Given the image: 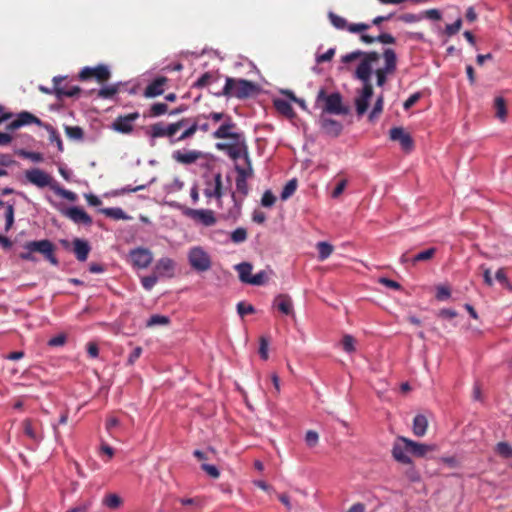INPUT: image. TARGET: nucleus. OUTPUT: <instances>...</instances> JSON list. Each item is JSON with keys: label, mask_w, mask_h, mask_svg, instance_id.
<instances>
[{"label": "nucleus", "mask_w": 512, "mask_h": 512, "mask_svg": "<svg viewBox=\"0 0 512 512\" xmlns=\"http://www.w3.org/2000/svg\"><path fill=\"white\" fill-rule=\"evenodd\" d=\"M357 59L359 64L355 69L354 77L362 82L363 87L358 91L355 106L357 114L361 116L368 110L369 101L373 96L371 83L373 73L376 76L377 86L383 87L388 76L396 72L398 59L392 48H385L382 54L377 51L355 50L341 57L343 63H351Z\"/></svg>", "instance_id": "nucleus-1"}, {"label": "nucleus", "mask_w": 512, "mask_h": 512, "mask_svg": "<svg viewBox=\"0 0 512 512\" xmlns=\"http://www.w3.org/2000/svg\"><path fill=\"white\" fill-rule=\"evenodd\" d=\"M259 86L257 83L233 77H225L224 87L213 94L217 97H227L236 99H248L258 94Z\"/></svg>", "instance_id": "nucleus-2"}, {"label": "nucleus", "mask_w": 512, "mask_h": 512, "mask_svg": "<svg viewBox=\"0 0 512 512\" xmlns=\"http://www.w3.org/2000/svg\"><path fill=\"white\" fill-rule=\"evenodd\" d=\"M24 251L19 254L22 260L36 262L35 253H39L53 266H57L59 261L55 256V245L48 239L28 241L23 245Z\"/></svg>", "instance_id": "nucleus-3"}, {"label": "nucleus", "mask_w": 512, "mask_h": 512, "mask_svg": "<svg viewBox=\"0 0 512 512\" xmlns=\"http://www.w3.org/2000/svg\"><path fill=\"white\" fill-rule=\"evenodd\" d=\"M317 102L324 101V111L335 115H347L349 108L343 105L342 96L340 93L335 92L328 95L325 89L321 88L317 94Z\"/></svg>", "instance_id": "nucleus-4"}, {"label": "nucleus", "mask_w": 512, "mask_h": 512, "mask_svg": "<svg viewBox=\"0 0 512 512\" xmlns=\"http://www.w3.org/2000/svg\"><path fill=\"white\" fill-rule=\"evenodd\" d=\"M216 147L219 150L225 151L231 159L237 160L239 158H244L247 167L252 166L249 157L248 146L243 135L238 141H234L233 143L230 144L217 143Z\"/></svg>", "instance_id": "nucleus-5"}, {"label": "nucleus", "mask_w": 512, "mask_h": 512, "mask_svg": "<svg viewBox=\"0 0 512 512\" xmlns=\"http://www.w3.org/2000/svg\"><path fill=\"white\" fill-rule=\"evenodd\" d=\"M187 257L191 268L197 272H206L212 266L210 255L201 246L191 247Z\"/></svg>", "instance_id": "nucleus-6"}, {"label": "nucleus", "mask_w": 512, "mask_h": 512, "mask_svg": "<svg viewBox=\"0 0 512 512\" xmlns=\"http://www.w3.org/2000/svg\"><path fill=\"white\" fill-rule=\"evenodd\" d=\"M128 261L134 268L146 269L153 261V253L148 248L136 247L129 251Z\"/></svg>", "instance_id": "nucleus-7"}, {"label": "nucleus", "mask_w": 512, "mask_h": 512, "mask_svg": "<svg viewBox=\"0 0 512 512\" xmlns=\"http://www.w3.org/2000/svg\"><path fill=\"white\" fill-rule=\"evenodd\" d=\"M25 178L29 183L38 188L50 187L52 189V186L56 183L52 176L39 168L26 170Z\"/></svg>", "instance_id": "nucleus-8"}, {"label": "nucleus", "mask_w": 512, "mask_h": 512, "mask_svg": "<svg viewBox=\"0 0 512 512\" xmlns=\"http://www.w3.org/2000/svg\"><path fill=\"white\" fill-rule=\"evenodd\" d=\"M392 456L393 458L402 464L411 465L412 459L409 455V447H408V438L404 436H398L393 443L392 447Z\"/></svg>", "instance_id": "nucleus-9"}, {"label": "nucleus", "mask_w": 512, "mask_h": 512, "mask_svg": "<svg viewBox=\"0 0 512 512\" xmlns=\"http://www.w3.org/2000/svg\"><path fill=\"white\" fill-rule=\"evenodd\" d=\"M111 73L107 66L98 65L96 67H84L79 73V79L86 81L95 78L97 82L104 83L109 80Z\"/></svg>", "instance_id": "nucleus-10"}, {"label": "nucleus", "mask_w": 512, "mask_h": 512, "mask_svg": "<svg viewBox=\"0 0 512 512\" xmlns=\"http://www.w3.org/2000/svg\"><path fill=\"white\" fill-rule=\"evenodd\" d=\"M53 91L57 99L61 100L64 97L77 96L81 92V89L79 86L70 85L69 83L65 82L64 77H54Z\"/></svg>", "instance_id": "nucleus-11"}, {"label": "nucleus", "mask_w": 512, "mask_h": 512, "mask_svg": "<svg viewBox=\"0 0 512 512\" xmlns=\"http://www.w3.org/2000/svg\"><path fill=\"white\" fill-rule=\"evenodd\" d=\"M21 425L25 436H27L34 444L38 445L43 440L44 435L40 421L26 418L22 421Z\"/></svg>", "instance_id": "nucleus-12"}, {"label": "nucleus", "mask_w": 512, "mask_h": 512, "mask_svg": "<svg viewBox=\"0 0 512 512\" xmlns=\"http://www.w3.org/2000/svg\"><path fill=\"white\" fill-rule=\"evenodd\" d=\"M183 213L185 216L205 226H212L216 223V218L212 210L186 208Z\"/></svg>", "instance_id": "nucleus-13"}, {"label": "nucleus", "mask_w": 512, "mask_h": 512, "mask_svg": "<svg viewBox=\"0 0 512 512\" xmlns=\"http://www.w3.org/2000/svg\"><path fill=\"white\" fill-rule=\"evenodd\" d=\"M236 124L232 121L230 116H226V120L220 125V127L213 133L215 139H232L238 141L242 133L233 132Z\"/></svg>", "instance_id": "nucleus-14"}, {"label": "nucleus", "mask_w": 512, "mask_h": 512, "mask_svg": "<svg viewBox=\"0 0 512 512\" xmlns=\"http://www.w3.org/2000/svg\"><path fill=\"white\" fill-rule=\"evenodd\" d=\"M139 116L138 112L120 115L112 123V129L123 134H129L133 131V123Z\"/></svg>", "instance_id": "nucleus-15"}, {"label": "nucleus", "mask_w": 512, "mask_h": 512, "mask_svg": "<svg viewBox=\"0 0 512 512\" xmlns=\"http://www.w3.org/2000/svg\"><path fill=\"white\" fill-rule=\"evenodd\" d=\"M392 141L399 142L401 148L405 152H411L414 148V141L409 133L402 127H393L389 132Z\"/></svg>", "instance_id": "nucleus-16"}, {"label": "nucleus", "mask_w": 512, "mask_h": 512, "mask_svg": "<svg viewBox=\"0 0 512 512\" xmlns=\"http://www.w3.org/2000/svg\"><path fill=\"white\" fill-rule=\"evenodd\" d=\"M29 124L43 126V122L41 121V119H39L38 117H36L28 111H22L17 115L15 120H13L11 123L7 125V130L14 131L22 126Z\"/></svg>", "instance_id": "nucleus-17"}, {"label": "nucleus", "mask_w": 512, "mask_h": 512, "mask_svg": "<svg viewBox=\"0 0 512 512\" xmlns=\"http://www.w3.org/2000/svg\"><path fill=\"white\" fill-rule=\"evenodd\" d=\"M204 195L207 198H216L220 200L223 196V182L221 173H216L214 180L206 181V188L204 189Z\"/></svg>", "instance_id": "nucleus-18"}, {"label": "nucleus", "mask_w": 512, "mask_h": 512, "mask_svg": "<svg viewBox=\"0 0 512 512\" xmlns=\"http://www.w3.org/2000/svg\"><path fill=\"white\" fill-rule=\"evenodd\" d=\"M63 214L76 224L90 226L93 222L90 215L82 208L77 206H73L66 209V211Z\"/></svg>", "instance_id": "nucleus-19"}, {"label": "nucleus", "mask_w": 512, "mask_h": 512, "mask_svg": "<svg viewBox=\"0 0 512 512\" xmlns=\"http://www.w3.org/2000/svg\"><path fill=\"white\" fill-rule=\"evenodd\" d=\"M235 170L238 174L237 178H236V189L243 196H246L249 191L248 184H247V178L252 176L253 168H252V166L243 168V167H240L237 165L235 167Z\"/></svg>", "instance_id": "nucleus-20"}, {"label": "nucleus", "mask_w": 512, "mask_h": 512, "mask_svg": "<svg viewBox=\"0 0 512 512\" xmlns=\"http://www.w3.org/2000/svg\"><path fill=\"white\" fill-rule=\"evenodd\" d=\"M175 262L173 259L168 257L160 258L154 267V272L161 277L172 278L175 271Z\"/></svg>", "instance_id": "nucleus-21"}, {"label": "nucleus", "mask_w": 512, "mask_h": 512, "mask_svg": "<svg viewBox=\"0 0 512 512\" xmlns=\"http://www.w3.org/2000/svg\"><path fill=\"white\" fill-rule=\"evenodd\" d=\"M319 123L324 133L333 137H338L343 130V125L339 121L323 115H321Z\"/></svg>", "instance_id": "nucleus-22"}, {"label": "nucleus", "mask_w": 512, "mask_h": 512, "mask_svg": "<svg viewBox=\"0 0 512 512\" xmlns=\"http://www.w3.org/2000/svg\"><path fill=\"white\" fill-rule=\"evenodd\" d=\"M72 243L73 252L75 254L76 259L80 262L86 261L91 251V247L88 241L80 238H75Z\"/></svg>", "instance_id": "nucleus-23"}, {"label": "nucleus", "mask_w": 512, "mask_h": 512, "mask_svg": "<svg viewBox=\"0 0 512 512\" xmlns=\"http://www.w3.org/2000/svg\"><path fill=\"white\" fill-rule=\"evenodd\" d=\"M201 157V152L196 150L182 152L180 150L174 151L172 158L178 163L189 165L195 163Z\"/></svg>", "instance_id": "nucleus-24"}, {"label": "nucleus", "mask_w": 512, "mask_h": 512, "mask_svg": "<svg viewBox=\"0 0 512 512\" xmlns=\"http://www.w3.org/2000/svg\"><path fill=\"white\" fill-rule=\"evenodd\" d=\"M167 79L165 77H159L152 81L144 91V95L146 97H156L163 93V86L166 83Z\"/></svg>", "instance_id": "nucleus-25"}, {"label": "nucleus", "mask_w": 512, "mask_h": 512, "mask_svg": "<svg viewBox=\"0 0 512 512\" xmlns=\"http://www.w3.org/2000/svg\"><path fill=\"white\" fill-rule=\"evenodd\" d=\"M408 447L410 454L415 457H424L428 452L432 451L433 446L418 443L408 438Z\"/></svg>", "instance_id": "nucleus-26"}, {"label": "nucleus", "mask_w": 512, "mask_h": 512, "mask_svg": "<svg viewBox=\"0 0 512 512\" xmlns=\"http://www.w3.org/2000/svg\"><path fill=\"white\" fill-rule=\"evenodd\" d=\"M275 304L281 313L285 315H291L293 313L292 300L288 295H278L275 299Z\"/></svg>", "instance_id": "nucleus-27"}, {"label": "nucleus", "mask_w": 512, "mask_h": 512, "mask_svg": "<svg viewBox=\"0 0 512 512\" xmlns=\"http://www.w3.org/2000/svg\"><path fill=\"white\" fill-rule=\"evenodd\" d=\"M221 77L222 75L219 72H206L194 83V87L203 88L207 85L218 82Z\"/></svg>", "instance_id": "nucleus-28"}, {"label": "nucleus", "mask_w": 512, "mask_h": 512, "mask_svg": "<svg viewBox=\"0 0 512 512\" xmlns=\"http://www.w3.org/2000/svg\"><path fill=\"white\" fill-rule=\"evenodd\" d=\"M428 428V420L424 415H416L413 420V433L417 437L426 434Z\"/></svg>", "instance_id": "nucleus-29"}, {"label": "nucleus", "mask_w": 512, "mask_h": 512, "mask_svg": "<svg viewBox=\"0 0 512 512\" xmlns=\"http://www.w3.org/2000/svg\"><path fill=\"white\" fill-rule=\"evenodd\" d=\"M273 104L275 109L287 118H293L295 116L294 109L288 101L284 99H275Z\"/></svg>", "instance_id": "nucleus-30"}, {"label": "nucleus", "mask_w": 512, "mask_h": 512, "mask_svg": "<svg viewBox=\"0 0 512 512\" xmlns=\"http://www.w3.org/2000/svg\"><path fill=\"white\" fill-rule=\"evenodd\" d=\"M252 265L248 262H242L235 266V269L237 270L239 274V279L243 283H249V279L252 278L251 271H252Z\"/></svg>", "instance_id": "nucleus-31"}, {"label": "nucleus", "mask_w": 512, "mask_h": 512, "mask_svg": "<svg viewBox=\"0 0 512 512\" xmlns=\"http://www.w3.org/2000/svg\"><path fill=\"white\" fill-rule=\"evenodd\" d=\"M189 122V119L183 118L178 122L165 125L166 137L172 138L181 128L185 127Z\"/></svg>", "instance_id": "nucleus-32"}, {"label": "nucleus", "mask_w": 512, "mask_h": 512, "mask_svg": "<svg viewBox=\"0 0 512 512\" xmlns=\"http://www.w3.org/2000/svg\"><path fill=\"white\" fill-rule=\"evenodd\" d=\"M436 251L437 249L434 247L421 251L411 258V263L415 265L418 262L429 261L434 257Z\"/></svg>", "instance_id": "nucleus-33"}, {"label": "nucleus", "mask_w": 512, "mask_h": 512, "mask_svg": "<svg viewBox=\"0 0 512 512\" xmlns=\"http://www.w3.org/2000/svg\"><path fill=\"white\" fill-rule=\"evenodd\" d=\"M494 107L496 111V117L501 121H504L507 116L506 102L503 97H496L494 101Z\"/></svg>", "instance_id": "nucleus-34"}, {"label": "nucleus", "mask_w": 512, "mask_h": 512, "mask_svg": "<svg viewBox=\"0 0 512 512\" xmlns=\"http://www.w3.org/2000/svg\"><path fill=\"white\" fill-rule=\"evenodd\" d=\"M65 134L69 139L81 141L84 138V131L79 126H68L64 127Z\"/></svg>", "instance_id": "nucleus-35"}, {"label": "nucleus", "mask_w": 512, "mask_h": 512, "mask_svg": "<svg viewBox=\"0 0 512 512\" xmlns=\"http://www.w3.org/2000/svg\"><path fill=\"white\" fill-rule=\"evenodd\" d=\"M122 503L121 497L115 493H109L103 499V504L110 509H117Z\"/></svg>", "instance_id": "nucleus-36"}, {"label": "nucleus", "mask_w": 512, "mask_h": 512, "mask_svg": "<svg viewBox=\"0 0 512 512\" xmlns=\"http://www.w3.org/2000/svg\"><path fill=\"white\" fill-rule=\"evenodd\" d=\"M147 134L151 138L166 137L165 124L162 122H158V123L150 125L149 129L147 131Z\"/></svg>", "instance_id": "nucleus-37"}, {"label": "nucleus", "mask_w": 512, "mask_h": 512, "mask_svg": "<svg viewBox=\"0 0 512 512\" xmlns=\"http://www.w3.org/2000/svg\"><path fill=\"white\" fill-rule=\"evenodd\" d=\"M318 258L323 261L327 259L333 252V246L327 242L317 243Z\"/></svg>", "instance_id": "nucleus-38"}, {"label": "nucleus", "mask_w": 512, "mask_h": 512, "mask_svg": "<svg viewBox=\"0 0 512 512\" xmlns=\"http://www.w3.org/2000/svg\"><path fill=\"white\" fill-rule=\"evenodd\" d=\"M45 128L49 132V141L51 143H55L56 144L57 149H58L59 152H63V150H64L63 142H62L58 132L52 126H50V125H45Z\"/></svg>", "instance_id": "nucleus-39"}, {"label": "nucleus", "mask_w": 512, "mask_h": 512, "mask_svg": "<svg viewBox=\"0 0 512 512\" xmlns=\"http://www.w3.org/2000/svg\"><path fill=\"white\" fill-rule=\"evenodd\" d=\"M296 188H297L296 179H292V180L288 181L281 192V195H280L281 199L287 200L288 198H290L295 193Z\"/></svg>", "instance_id": "nucleus-40"}, {"label": "nucleus", "mask_w": 512, "mask_h": 512, "mask_svg": "<svg viewBox=\"0 0 512 512\" xmlns=\"http://www.w3.org/2000/svg\"><path fill=\"white\" fill-rule=\"evenodd\" d=\"M328 17H329V19H330L331 24H332L335 28H337V29H341V30H343V29H347V26H348L349 24L347 23V21H346V19H345V18H343V17H341V16H339V15H337V14L333 13V12H330V13L328 14Z\"/></svg>", "instance_id": "nucleus-41"}, {"label": "nucleus", "mask_w": 512, "mask_h": 512, "mask_svg": "<svg viewBox=\"0 0 512 512\" xmlns=\"http://www.w3.org/2000/svg\"><path fill=\"white\" fill-rule=\"evenodd\" d=\"M107 217L119 220L125 218V213L121 208H103L100 210Z\"/></svg>", "instance_id": "nucleus-42"}, {"label": "nucleus", "mask_w": 512, "mask_h": 512, "mask_svg": "<svg viewBox=\"0 0 512 512\" xmlns=\"http://www.w3.org/2000/svg\"><path fill=\"white\" fill-rule=\"evenodd\" d=\"M52 190L59 196L69 200V201H75L76 200V194L72 191L66 190L62 187H60L57 183L52 186Z\"/></svg>", "instance_id": "nucleus-43"}, {"label": "nucleus", "mask_w": 512, "mask_h": 512, "mask_svg": "<svg viewBox=\"0 0 512 512\" xmlns=\"http://www.w3.org/2000/svg\"><path fill=\"white\" fill-rule=\"evenodd\" d=\"M5 231H9L14 224V204H7L5 210Z\"/></svg>", "instance_id": "nucleus-44"}, {"label": "nucleus", "mask_w": 512, "mask_h": 512, "mask_svg": "<svg viewBox=\"0 0 512 512\" xmlns=\"http://www.w3.org/2000/svg\"><path fill=\"white\" fill-rule=\"evenodd\" d=\"M158 275L154 272L151 275L144 276L141 278V284L143 288L147 291H150L157 283Z\"/></svg>", "instance_id": "nucleus-45"}, {"label": "nucleus", "mask_w": 512, "mask_h": 512, "mask_svg": "<svg viewBox=\"0 0 512 512\" xmlns=\"http://www.w3.org/2000/svg\"><path fill=\"white\" fill-rule=\"evenodd\" d=\"M383 106H384V96H383V94H380L376 99V102L374 104V107H373L371 113L369 114V119L372 120L375 117H377L379 114H381L383 111Z\"/></svg>", "instance_id": "nucleus-46"}, {"label": "nucleus", "mask_w": 512, "mask_h": 512, "mask_svg": "<svg viewBox=\"0 0 512 512\" xmlns=\"http://www.w3.org/2000/svg\"><path fill=\"white\" fill-rule=\"evenodd\" d=\"M170 322L167 316L155 314L152 315L147 321V327H152L155 325H167Z\"/></svg>", "instance_id": "nucleus-47"}, {"label": "nucleus", "mask_w": 512, "mask_h": 512, "mask_svg": "<svg viewBox=\"0 0 512 512\" xmlns=\"http://www.w3.org/2000/svg\"><path fill=\"white\" fill-rule=\"evenodd\" d=\"M496 452L504 458H510L512 456V447L507 442H499L496 446Z\"/></svg>", "instance_id": "nucleus-48"}, {"label": "nucleus", "mask_w": 512, "mask_h": 512, "mask_svg": "<svg viewBox=\"0 0 512 512\" xmlns=\"http://www.w3.org/2000/svg\"><path fill=\"white\" fill-rule=\"evenodd\" d=\"M230 238L234 243H242L247 239V231L245 228L239 227L231 233Z\"/></svg>", "instance_id": "nucleus-49"}, {"label": "nucleus", "mask_w": 512, "mask_h": 512, "mask_svg": "<svg viewBox=\"0 0 512 512\" xmlns=\"http://www.w3.org/2000/svg\"><path fill=\"white\" fill-rule=\"evenodd\" d=\"M198 130V122L194 121L189 127H187L182 134L176 139V141L180 142L187 138L192 137Z\"/></svg>", "instance_id": "nucleus-50"}, {"label": "nucleus", "mask_w": 512, "mask_h": 512, "mask_svg": "<svg viewBox=\"0 0 512 512\" xmlns=\"http://www.w3.org/2000/svg\"><path fill=\"white\" fill-rule=\"evenodd\" d=\"M18 155L23 158L30 159L31 161L36 162V163L42 162L44 159L43 155L39 152H29V151H25V150H19Z\"/></svg>", "instance_id": "nucleus-51"}, {"label": "nucleus", "mask_w": 512, "mask_h": 512, "mask_svg": "<svg viewBox=\"0 0 512 512\" xmlns=\"http://www.w3.org/2000/svg\"><path fill=\"white\" fill-rule=\"evenodd\" d=\"M118 92L117 86L103 87L98 91V97L103 99L112 98Z\"/></svg>", "instance_id": "nucleus-52"}, {"label": "nucleus", "mask_w": 512, "mask_h": 512, "mask_svg": "<svg viewBox=\"0 0 512 512\" xmlns=\"http://www.w3.org/2000/svg\"><path fill=\"white\" fill-rule=\"evenodd\" d=\"M237 312L241 317H244L245 315L253 314L255 312V308L251 304L239 302L237 304Z\"/></svg>", "instance_id": "nucleus-53"}, {"label": "nucleus", "mask_w": 512, "mask_h": 512, "mask_svg": "<svg viewBox=\"0 0 512 512\" xmlns=\"http://www.w3.org/2000/svg\"><path fill=\"white\" fill-rule=\"evenodd\" d=\"M462 27V20L458 18L454 23L446 25L445 33L448 36H453L457 34Z\"/></svg>", "instance_id": "nucleus-54"}, {"label": "nucleus", "mask_w": 512, "mask_h": 512, "mask_svg": "<svg viewBox=\"0 0 512 512\" xmlns=\"http://www.w3.org/2000/svg\"><path fill=\"white\" fill-rule=\"evenodd\" d=\"M275 202L276 197L274 196V194L270 190L265 191L261 198L262 206L272 207L275 204Z\"/></svg>", "instance_id": "nucleus-55"}, {"label": "nucleus", "mask_w": 512, "mask_h": 512, "mask_svg": "<svg viewBox=\"0 0 512 512\" xmlns=\"http://www.w3.org/2000/svg\"><path fill=\"white\" fill-rule=\"evenodd\" d=\"M319 435L316 431L309 430L305 435V442L309 447H315L318 444Z\"/></svg>", "instance_id": "nucleus-56"}, {"label": "nucleus", "mask_w": 512, "mask_h": 512, "mask_svg": "<svg viewBox=\"0 0 512 512\" xmlns=\"http://www.w3.org/2000/svg\"><path fill=\"white\" fill-rule=\"evenodd\" d=\"M355 339L351 335H345L342 339V346L343 349L348 352H354L355 351Z\"/></svg>", "instance_id": "nucleus-57"}, {"label": "nucleus", "mask_w": 512, "mask_h": 512, "mask_svg": "<svg viewBox=\"0 0 512 512\" xmlns=\"http://www.w3.org/2000/svg\"><path fill=\"white\" fill-rule=\"evenodd\" d=\"M168 106L165 103H155L151 106V115L152 116H160L167 112Z\"/></svg>", "instance_id": "nucleus-58"}, {"label": "nucleus", "mask_w": 512, "mask_h": 512, "mask_svg": "<svg viewBox=\"0 0 512 512\" xmlns=\"http://www.w3.org/2000/svg\"><path fill=\"white\" fill-rule=\"evenodd\" d=\"M267 280V274L265 271H260L259 273L252 276L251 279H249V283L251 285H263Z\"/></svg>", "instance_id": "nucleus-59"}, {"label": "nucleus", "mask_w": 512, "mask_h": 512, "mask_svg": "<svg viewBox=\"0 0 512 512\" xmlns=\"http://www.w3.org/2000/svg\"><path fill=\"white\" fill-rule=\"evenodd\" d=\"M405 476L411 482L420 481V474L413 466V463L411 465H409V468L405 471Z\"/></svg>", "instance_id": "nucleus-60"}, {"label": "nucleus", "mask_w": 512, "mask_h": 512, "mask_svg": "<svg viewBox=\"0 0 512 512\" xmlns=\"http://www.w3.org/2000/svg\"><path fill=\"white\" fill-rule=\"evenodd\" d=\"M66 340H67V337L65 334H58L57 336L52 337L48 341V345L51 347L63 346L66 343Z\"/></svg>", "instance_id": "nucleus-61"}, {"label": "nucleus", "mask_w": 512, "mask_h": 512, "mask_svg": "<svg viewBox=\"0 0 512 512\" xmlns=\"http://www.w3.org/2000/svg\"><path fill=\"white\" fill-rule=\"evenodd\" d=\"M369 28L370 25L366 23L349 24L347 26V30L351 33H360L368 30Z\"/></svg>", "instance_id": "nucleus-62"}, {"label": "nucleus", "mask_w": 512, "mask_h": 512, "mask_svg": "<svg viewBox=\"0 0 512 512\" xmlns=\"http://www.w3.org/2000/svg\"><path fill=\"white\" fill-rule=\"evenodd\" d=\"M202 470H204L210 477L216 479L220 476V472L218 468L214 465L210 464H202L201 465Z\"/></svg>", "instance_id": "nucleus-63"}, {"label": "nucleus", "mask_w": 512, "mask_h": 512, "mask_svg": "<svg viewBox=\"0 0 512 512\" xmlns=\"http://www.w3.org/2000/svg\"><path fill=\"white\" fill-rule=\"evenodd\" d=\"M376 42H380L382 44H394L396 42L395 37L389 33H381L376 36Z\"/></svg>", "instance_id": "nucleus-64"}]
</instances>
